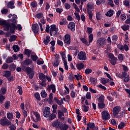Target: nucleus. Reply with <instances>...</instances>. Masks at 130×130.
Returning <instances> with one entry per match:
<instances>
[{
  "instance_id": "1",
  "label": "nucleus",
  "mask_w": 130,
  "mask_h": 130,
  "mask_svg": "<svg viewBox=\"0 0 130 130\" xmlns=\"http://www.w3.org/2000/svg\"><path fill=\"white\" fill-rule=\"evenodd\" d=\"M22 70L24 72H25L27 73V75H28L29 78L30 79H33V77H34V71L32 69V68L30 67H26V66H22Z\"/></svg>"
},
{
  "instance_id": "2",
  "label": "nucleus",
  "mask_w": 130,
  "mask_h": 130,
  "mask_svg": "<svg viewBox=\"0 0 130 130\" xmlns=\"http://www.w3.org/2000/svg\"><path fill=\"white\" fill-rule=\"evenodd\" d=\"M15 29H16V30H19V31H21L22 26H21V24H18L17 25H16L14 23H11L10 33H11V34L15 33Z\"/></svg>"
},
{
  "instance_id": "3",
  "label": "nucleus",
  "mask_w": 130,
  "mask_h": 130,
  "mask_svg": "<svg viewBox=\"0 0 130 130\" xmlns=\"http://www.w3.org/2000/svg\"><path fill=\"white\" fill-rule=\"evenodd\" d=\"M0 25L4 26V30L6 31H9L11 28V23L7 22L6 20H0Z\"/></svg>"
},
{
  "instance_id": "4",
  "label": "nucleus",
  "mask_w": 130,
  "mask_h": 130,
  "mask_svg": "<svg viewBox=\"0 0 130 130\" xmlns=\"http://www.w3.org/2000/svg\"><path fill=\"white\" fill-rule=\"evenodd\" d=\"M0 124L3 126L5 125H7V126H9V125H11V124H12V122L9 121V120L7 119V117H4L3 118L0 120Z\"/></svg>"
},
{
  "instance_id": "5",
  "label": "nucleus",
  "mask_w": 130,
  "mask_h": 130,
  "mask_svg": "<svg viewBox=\"0 0 130 130\" xmlns=\"http://www.w3.org/2000/svg\"><path fill=\"white\" fill-rule=\"evenodd\" d=\"M88 38L89 42H88V41H87V40H86V39L85 38H81V40L82 42H83V43H84L86 45H90V43H91V42L93 41V34L89 35Z\"/></svg>"
},
{
  "instance_id": "6",
  "label": "nucleus",
  "mask_w": 130,
  "mask_h": 130,
  "mask_svg": "<svg viewBox=\"0 0 130 130\" xmlns=\"http://www.w3.org/2000/svg\"><path fill=\"white\" fill-rule=\"evenodd\" d=\"M105 44V39L100 38L96 41V45L99 48H101Z\"/></svg>"
},
{
  "instance_id": "7",
  "label": "nucleus",
  "mask_w": 130,
  "mask_h": 130,
  "mask_svg": "<svg viewBox=\"0 0 130 130\" xmlns=\"http://www.w3.org/2000/svg\"><path fill=\"white\" fill-rule=\"evenodd\" d=\"M102 117L103 120H108L110 118V115L107 111H104L102 112Z\"/></svg>"
},
{
  "instance_id": "8",
  "label": "nucleus",
  "mask_w": 130,
  "mask_h": 130,
  "mask_svg": "<svg viewBox=\"0 0 130 130\" xmlns=\"http://www.w3.org/2000/svg\"><path fill=\"white\" fill-rule=\"evenodd\" d=\"M78 59L80 60H86L87 59V56L85 52L81 51L78 53Z\"/></svg>"
},
{
  "instance_id": "9",
  "label": "nucleus",
  "mask_w": 130,
  "mask_h": 130,
  "mask_svg": "<svg viewBox=\"0 0 130 130\" xmlns=\"http://www.w3.org/2000/svg\"><path fill=\"white\" fill-rule=\"evenodd\" d=\"M44 117H49L50 116V108L46 107L43 112Z\"/></svg>"
},
{
  "instance_id": "10",
  "label": "nucleus",
  "mask_w": 130,
  "mask_h": 130,
  "mask_svg": "<svg viewBox=\"0 0 130 130\" xmlns=\"http://www.w3.org/2000/svg\"><path fill=\"white\" fill-rule=\"evenodd\" d=\"M61 125H62V123L56 120L52 123V126L56 127V128H60Z\"/></svg>"
},
{
  "instance_id": "11",
  "label": "nucleus",
  "mask_w": 130,
  "mask_h": 130,
  "mask_svg": "<svg viewBox=\"0 0 130 130\" xmlns=\"http://www.w3.org/2000/svg\"><path fill=\"white\" fill-rule=\"evenodd\" d=\"M32 30L34 33L37 34L39 32V26L38 24H35L32 25Z\"/></svg>"
},
{
  "instance_id": "12",
  "label": "nucleus",
  "mask_w": 130,
  "mask_h": 130,
  "mask_svg": "<svg viewBox=\"0 0 130 130\" xmlns=\"http://www.w3.org/2000/svg\"><path fill=\"white\" fill-rule=\"evenodd\" d=\"M52 91L53 93H55V85H54V84H51V85H49L47 86V91H48L49 92H50L51 91Z\"/></svg>"
},
{
  "instance_id": "13",
  "label": "nucleus",
  "mask_w": 130,
  "mask_h": 130,
  "mask_svg": "<svg viewBox=\"0 0 130 130\" xmlns=\"http://www.w3.org/2000/svg\"><path fill=\"white\" fill-rule=\"evenodd\" d=\"M69 29H70L72 32H74L76 30V24L74 22H71L68 25Z\"/></svg>"
},
{
  "instance_id": "14",
  "label": "nucleus",
  "mask_w": 130,
  "mask_h": 130,
  "mask_svg": "<svg viewBox=\"0 0 130 130\" xmlns=\"http://www.w3.org/2000/svg\"><path fill=\"white\" fill-rule=\"evenodd\" d=\"M58 29L56 28V26L55 25L53 24L51 25V27L50 28V32H55L54 34V36L56 35V34L57 33Z\"/></svg>"
},
{
  "instance_id": "15",
  "label": "nucleus",
  "mask_w": 130,
  "mask_h": 130,
  "mask_svg": "<svg viewBox=\"0 0 130 130\" xmlns=\"http://www.w3.org/2000/svg\"><path fill=\"white\" fill-rule=\"evenodd\" d=\"M65 43L67 44H71V36L70 35H65V39L64 40Z\"/></svg>"
},
{
  "instance_id": "16",
  "label": "nucleus",
  "mask_w": 130,
  "mask_h": 130,
  "mask_svg": "<svg viewBox=\"0 0 130 130\" xmlns=\"http://www.w3.org/2000/svg\"><path fill=\"white\" fill-rule=\"evenodd\" d=\"M54 100L55 102H56V103H57V104H58V105H59L60 106V105H62V104H63V100H62V99H61L60 100H59L57 99V98L54 97Z\"/></svg>"
},
{
  "instance_id": "17",
  "label": "nucleus",
  "mask_w": 130,
  "mask_h": 130,
  "mask_svg": "<svg viewBox=\"0 0 130 130\" xmlns=\"http://www.w3.org/2000/svg\"><path fill=\"white\" fill-rule=\"evenodd\" d=\"M113 115H117L119 112V107L116 106L113 109Z\"/></svg>"
},
{
  "instance_id": "18",
  "label": "nucleus",
  "mask_w": 130,
  "mask_h": 130,
  "mask_svg": "<svg viewBox=\"0 0 130 130\" xmlns=\"http://www.w3.org/2000/svg\"><path fill=\"white\" fill-rule=\"evenodd\" d=\"M17 19H18V17L17 15L14 14L12 16V19H9V20L11 21V22H12L13 24H17Z\"/></svg>"
},
{
  "instance_id": "19",
  "label": "nucleus",
  "mask_w": 130,
  "mask_h": 130,
  "mask_svg": "<svg viewBox=\"0 0 130 130\" xmlns=\"http://www.w3.org/2000/svg\"><path fill=\"white\" fill-rule=\"evenodd\" d=\"M15 2L14 1H10L7 4V7L9 8V9H15Z\"/></svg>"
},
{
  "instance_id": "20",
  "label": "nucleus",
  "mask_w": 130,
  "mask_h": 130,
  "mask_svg": "<svg viewBox=\"0 0 130 130\" xmlns=\"http://www.w3.org/2000/svg\"><path fill=\"white\" fill-rule=\"evenodd\" d=\"M34 115H35L36 117L37 118L36 120H34V122H37L39 121V120H40L41 119L40 115H39V114H38V113L37 112H34Z\"/></svg>"
},
{
  "instance_id": "21",
  "label": "nucleus",
  "mask_w": 130,
  "mask_h": 130,
  "mask_svg": "<svg viewBox=\"0 0 130 130\" xmlns=\"http://www.w3.org/2000/svg\"><path fill=\"white\" fill-rule=\"evenodd\" d=\"M11 72L9 71H5L4 72L3 77H5L6 78H10L11 77Z\"/></svg>"
},
{
  "instance_id": "22",
  "label": "nucleus",
  "mask_w": 130,
  "mask_h": 130,
  "mask_svg": "<svg viewBox=\"0 0 130 130\" xmlns=\"http://www.w3.org/2000/svg\"><path fill=\"white\" fill-rule=\"evenodd\" d=\"M39 79L41 81H46V76L43 73H40L39 75Z\"/></svg>"
},
{
  "instance_id": "23",
  "label": "nucleus",
  "mask_w": 130,
  "mask_h": 130,
  "mask_svg": "<svg viewBox=\"0 0 130 130\" xmlns=\"http://www.w3.org/2000/svg\"><path fill=\"white\" fill-rule=\"evenodd\" d=\"M32 62V61L31 60L29 59H27L23 61V64H24V66H29V64H31Z\"/></svg>"
},
{
  "instance_id": "24",
  "label": "nucleus",
  "mask_w": 130,
  "mask_h": 130,
  "mask_svg": "<svg viewBox=\"0 0 130 130\" xmlns=\"http://www.w3.org/2000/svg\"><path fill=\"white\" fill-rule=\"evenodd\" d=\"M53 66L54 67H58L59 64V60L57 58H55V60L52 62Z\"/></svg>"
},
{
  "instance_id": "25",
  "label": "nucleus",
  "mask_w": 130,
  "mask_h": 130,
  "mask_svg": "<svg viewBox=\"0 0 130 130\" xmlns=\"http://www.w3.org/2000/svg\"><path fill=\"white\" fill-rule=\"evenodd\" d=\"M43 42L44 44H45V45H48V43L50 42V37L48 36L46 37V39L44 40Z\"/></svg>"
},
{
  "instance_id": "26",
  "label": "nucleus",
  "mask_w": 130,
  "mask_h": 130,
  "mask_svg": "<svg viewBox=\"0 0 130 130\" xmlns=\"http://www.w3.org/2000/svg\"><path fill=\"white\" fill-rule=\"evenodd\" d=\"M85 66H84V63H78L76 65V68L78 70H83V68Z\"/></svg>"
},
{
  "instance_id": "27",
  "label": "nucleus",
  "mask_w": 130,
  "mask_h": 130,
  "mask_svg": "<svg viewBox=\"0 0 130 130\" xmlns=\"http://www.w3.org/2000/svg\"><path fill=\"white\" fill-rule=\"evenodd\" d=\"M108 56L111 60H117V58L115 57V56H114V55H113V54L111 53L109 54Z\"/></svg>"
},
{
  "instance_id": "28",
  "label": "nucleus",
  "mask_w": 130,
  "mask_h": 130,
  "mask_svg": "<svg viewBox=\"0 0 130 130\" xmlns=\"http://www.w3.org/2000/svg\"><path fill=\"white\" fill-rule=\"evenodd\" d=\"M68 128H69V125L67 124H62V125L60 127V130H68Z\"/></svg>"
},
{
  "instance_id": "29",
  "label": "nucleus",
  "mask_w": 130,
  "mask_h": 130,
  "mask_svg": "<svg viewBox=\"0 0 130 130\" xmlns=\"http://www.w3.org/2000/svg\"><path fill=\"white\" fill-rule=\"evenodd\" d=\"M14 61V58L12 57H8L6 59V62L7 63H11V62H13Z\"/></svg>"
},
{
  "instance_id": "30",
  "label": "nucleus",
  "mask_w": 130,
  "mask_h": 130,
  "mask_svg": "<svg viewBox=\"0 0 130 130\" xmlns=\"http://www.w3.org/2000/svg\"><path fill=\"white\" fill-rule=\"evenodd\" d=\"M94 9V6L92 5V4H90V3H88L87 5V11H90V10H93Z\"/></svg>"
},
{
  "instance_id": "31",
  "label": "nucleus",
  "mask_w": 130,
  "mask_h": 130,
  "mask_svg": "<svg viewBox=\"0 0 130 130\" xmlns=\"http://www.w3.org/2000/svg\"><path fill=\"white\" fill-rule=\"evenodd\" d=\"M12 48L15 52H18V51L20 50V47H19V46L18 45H14Z\"/></svg>"
},
{
  "instance_id": "32",
  "label": "nucleus",
  "mask_w": 130,
  "mask_h": 130,
  "mask_svg": "<svg viewBox=\"0 0 130 130\" xmlns=\"http://www.w3.org/2000/svg\"><path fill=\"white\" fill-rule=\"evenodd\" d=\"M17 39V36L13 35L10 37L9 41L10 42H12L13 41H15Z\"/></svg>"
},
{
  "instance_id": "33",
  "label": "nucleus",
  "mask_w": 130,
  "mask_h": 130,
  "mask_svg": "<svg viewBox=\"0 0 130 130\" xmlns=\"http://www.w3.org/2000/svg\"><path fill=\"white\" fill-rule=\"evenodd\" d=\"M16 65H15V64L12 63V64H11L9 67V70L10 71H12V72H14L15 71V70H16Z\"/></svg>"
},
{
  "instance_id": "34",
  "label": "nucleus",
  "mask_w": 130,
  "mask_h": 130,
  "mask_svg": "<svg viewBox=\"0 0 130 130\" xmlns=\"http://www.w3.org/2000/svg\"><path fill=\"white\" fill-rule=\"evenodd\" d=\"M113 10H109L108 12H107L106 14V15L107 17H111L112 16H113Z\"/></svg>"
},
{
  "instance_id": "35",
  "label": "nucleus",
  "mask_w": 130,
  "mask_h": 130,
  "mask_svg": "<svg viewBox=\"0 0 130 130\" xmlns=\"http://www.w3.org/2000/svg\"><path fill=\"white\" fill-rule=\"evenodd\" d=\"M87 13L89 20H92V18H93V12H92V11L91 10H87Z\"/></svg>"
},
{
  "instance_id": "36",
  "label": "nucleus",
  "mask_w": 130,
  "mask_h": 130,
  "mask_svg": "<svg viewBox=\"0 0 130 130\" xmlns=\"http://www.w3.org/2000/svg\"><path fill=\"white\" fill-rule=\"evenodd\" d=\"M98 107L99 108H101V109H103V108H104V107H105V104L104 103V102L99 103Z\"/></svg>"
},
{
  "instance_id": "37",
  "label": "nucleus",
  "mask_w": 130,
  "mask_h": 130,
  "mask_svg": "<svg viewBox=\"0 0 130 130\" xmlns=\"http://www.w3.org/2000/svg\"><path fill=\"white\" fill-rule=\"evenodd\" d=\"M41 95L42 98H45L47 96V93H46V92H45V90H43L41 93Z\"/></svg>"
},
{
  "instance_id": "38",
  "label": "nucleus",
  "mask_w": 130,
  "mask_h": 130,
  "mask_svg": "<svg viewBox=\"0 0 130 130\" xmlns=\"http://www.w3.org/2000/svg\"><path fill=\"white\" fill-rule=\"evenodd\" d=\"M121 28L123 31H126V30H128L129 28V26L128 25L124 24L121 26Z\"/></svg>"
},
{
  "instance_id": "39",
  "label": "nucleus",
  "mask_w": 130,
  "mask_h": 130,
  "mask_svg": "<svg viewBox=\"0 0 130 130\" xmlns=\"http://www.w3.org/2000/svg\"><path fill=\"white\" fill-rule=\"evenodd\" d=\"M125 126V124L124 122H121L118 126V127L119 129H122V128H123Z\"/></svg>"
},
{
  "instance_id": "40",
  "label": "nucleus",
  "mask_w": 130,
  "mask_h": 130,
  "mask_svg": "<svg viewBox=\"0 0 130 130\" xmlns=\"http://www.w3.org/2000/svg\"><path fill=\"white\" fill-rule=\"evenodd\" d=\"M1 13L3 15H7V14H8V13H9V10H8L7 9H6V8H3L1 10Z\"/></svg>"
},
{
  "instance_id": "41",
  "label": "nucleus",
  "mask_w": 130,
  "mask_h": 130,
  "mask_svg": "<svg viewBox=\"0 0 130 130\" xmlns=\"http://www.w3.org/2000/svg\"><path fill=\"white\" fill-rule=\"evenodd\" d=\"M13 117H14V115L13 114V113H7V118H8V119H13Z\"/></svg>"
},
{
  "instance_id": "42",
  "label": "nucleus",
  "mask_w": 130,
  "mask_h": 130,
  "mask_svg": "<svg viewBox=\"0 0 130 130\" xmlns=\"http://www.w3.org/2000/svg\"><path fill=\"white\" fill-rule=\"evenodd\" d=\"M102 18V15H101V13L100 12L97 13L96 15V20H101Z\"/></svg>"
},
{
  "instance_id": "43",
  "label": "nucleus",
  "mask_w": 130,
  "mask_h": 130,
  "mask_svg": "<svg viewBox=\"0 0 130 130\" xmlns=\"http://www.w3.org/2000/svg\"><path fill=\"white\" fill-rule=\"evenodd\" d=\"M98 101L99 103L104 102V96L101 95L99 99H98Z\"/></svg>"
},
{
  "instance_id": "44",
  "label": "nucleus",
  "mask_w": 130,
  "mask_h": 130,
  "mask_svg": "<svg viewBox=\"0 0 130 130\" xmlns=\"http://www.w3.org/2000/svg\"><path fill=\"white\" fill-rule=\"evenodd\" d=\"M126 77H129V75L125 72H123L121 75V79L123 78H125Z\"/></svg>"
},
{
  "instance_id": "45",
  "label": "nucleus",
  "mask_w": 130,
  "mask_h": 130,
  "mask_svg": "<svg viewBox=\"0 0 130 130\" xmlns=\"http://www.w3.org/2000/svg\"><path fill=\"white\" fill-rule=\"evenodd\" d=\"M56 117V115L55 114L52 113L51 115L49 116V120H52V119H54Z\"/></svg>"
},
{
  "instance_id": "46",
  "label": "nucleus",
  "mask_w": 130,
  "mask_h": 130,
  "mask_svg": "<svg viewBox=\"0 0 130 130\" xmlns=\"http://www.w3.org/2000/svg\"><path fill=\"white\" fill-rule=\"evenodd\" d=\"M109 82V79H105L103 78L102 79V83L104 85L106 84L107 83H108Z\"/></svg>"
},
{
  "instance_id": "47",
  "label": "nucleus",
  "mask_w": 130,
  "mask_h": 130,
  "mask_svg": "<svg viewBox=\"0 0 130 130\" xmlns=\"http://www.w3.org/2000/svg\"><path fill=\"white\" fill-rule=\"evenodd\" d=\"M0 92H1V93H2V94H3L4 95H5V94H6V93H7V88H6L5 87H2L1 89Z\"/></svg>"
},
{
  "instance_id": "48",
  "label": "nucleus",
  "mask_w": 130,
  "mask_h": 130,
  "mask_svg": "<svg viewBox=\"0 0 130 130\" xmlns=\"http://www.w3.org/2000/svg\"><path fill=\"white\" fill-rule=\"evenodd\" d=\"M34 96L35 98H36L37 100H38V101H40V94H39V93L37 92L36 93H35Z\"/></svg>"
},
{
  "instance_id": "49",
  "label": "nucleus",
  "mask_w": 130,
  "mask_h": 130,
  "mask_svg": "<svg viewBox=\"0 0 130 130\" xmlns=\"http://www.w3.org/2000/svg\"><path fill=\"white\" fill-rule=\"evenodd\" d=\"M90 81L92 84H96L97 83V80L96 79L93 78V77H90Z\"/></svg>"
},
{
  "instance_id": "50",
  "label": "nucleus",
  "mask_w": 130,
  "mask_h": 130,
  "mask_svg": "<svg viewBox=\"0 0 130 130\" xmlns=\"http://www.w3.org/2000/svg\"><path fill=\"white\" fill-rule=\"evenodd\" d=\"M118 39V37L116 35H114L112 37V40H113L114 42L117 41Z\"/></svg>"
},
{
  "instance_id": "51",
  "label": "nucleus",
  "mask_w": 130,
  "mask_h": 130,
  "mask_svg": "<svg viewBox=\"0 0 130 130\" xmlns=\"http://www.w3.org/2000/svg\"><path fill=\"white\" fill-rule=\"evenodd\" d=\"M17 88L18 89V93L19 95H22L23 94V91L22 90V87L20 86H18L17 87Z\"/></svg>"
},
{
  "instance_id": "52",
  "label": "nucleus",
  "mask_w": 130,
  "mask_h": 130,
  "mask_svg": "<svg viewBox=\"0 0 130 130\" xmlns=\"http://www.w3.org/2000/svg\"><path fill=\"white\" fill-rule=\"evenodd\" d=\"M87 30L86 32H87V33H88V34H90H90H92L91 33H92V32H93V28H92L91 27H87Z\"/></svg>"
},
{
  "instance_id": "53",
  "label": "nucleus",
  "mask_w": 130,
  "mask_h": 130,
  "mask_svg": "<svg viewBox=\"0 0 130 130\" xmlns=\"http://www.w3.org/2000/svg\"><path fill=\"white\" fill-rule=\"evenodd\" d=\"M5 99H6V98L3 94H0V103L2 104Z\"/></svg>"
},
{
  "instance_id": "54",
  "label": "nucleus",
  "mask_w": 130,
  "mask_h": 130,
  "mask_svg": "<svg viewBox=\"0 0 130 130\" xmlns=\"http://www.w3.org/2000/svg\"><path fill=\"white\" fill-rule=\"evenodd\" d=\"M46 80H42V82L40 83V85L41 86H43V87H46Z\"/></svg>"
},
{
  "instance_id": "55",
  "label": "nucleus",
  "mask_w": 130,
  "mask_h": 130,
  "mask_svg": "<svg viewBox=\"0 0 130 130\" xmlns=\"http://www.w3.org/2000/svg\"><path fill=\"white\" fill-rule=\"evenodd\" d=\"M60 53L62 56V60H63V61H64V60H66V58H64V57H66V53H64V52H60Z\"/></svg>"
},
{
  "instance_id": "56",
  "label": "nucleus",
  "mask_w": 130,
  "mask_h": 130,
  "mask_svg": "<svg viewBox=\"0 0 130 130\" xmlns=\"http://www.w3.org/2000/svg\"><path fill=\"white\" fill-rule=\"evenodd\" d=\"M10 104H11V102H10V101L6 102L5 103V108L8 109V108L10 107Z\"/></svg>"
},
{
  "instance_id": "57",
  "label": "nucleus",
  "mask_w": 130,
  "mask_h": 130,
  "mask_svg": "<svg viewBox=\"0 0 130 130\" xmlns=\"http://www.w3.org/2000/svg\"><path fill=\"white\" fill-rule=\"evenodd\" d=\"M31 59H32L34 61H36V60H37L38 59V56H37V55H31Z\"/></svg>"
},
{
  "instance_id": "58",
  "label": "nucleus",
  "mask_w": 130,
  "mask_h": 130,
  "mask_svg": "<svg viewBox=\"0 0 130 130\" xmlns=\"http://www.w3.org/2000/svg\"><path fill=\"white\" fill-rule=\"evenodd\" d=\"M9 68V64L7 63H5L2 66V69H4V70H8Z\"/></svg>"
},
{
  "instance_id": "59",
  "label": "nucleus",
  "mask_w": 130,
  "mask_h": 130,
  "mask_svg": "<svg viewBox=\"0 0 130 130\" xmlns=\"http://www.w3.org/2000/svg\"><path fill=\"white\" fill-rule=\"evenodd\" d=\"M123 4L124 6H126V7H128L129 6V2L128 0H124Z\"/></svg>"
},
{
  "instance_id": "60",
  "label": "nucleus",
  "mask_w": 130,
  "mask_h": 130,
  "mask_svg": "<svg viewBox=\"0 0 130 130\" xmlns=\"http://www.w3.org/2000/svg\"><path fill=\"white\" fill-rule=\"evenodd\" d=\"M31 6L32 8H36L37 7V3H36V2H32Z\"/></svg>"
},
{
  "instance_id": "61",
  "label": "nucleus",
  "mask_w": 130,
  "mask_h": 130,
  "mask_svg": "<svg viewBox=\"0 0 130 130\" xmlns=\"http://www.w3.org/2000/svg\"><path fill=\"white\" fill-rule=\"evenodd\" d=\"M24 53L26 55L28 54H31V51H30V50L29 49H25V50L24 51Z\"/></svg>"
},
{
  "instance_id": "62",
  "label": "nucleus",
  "mask_w": 130,
  "mask_h": 130,
  "mask_svg": "<svg viewBox=\"0 0 130 130\" xmlns=\"http://www.w3.org/2000/svg\"><path fill=\"white\" fill-rule=\"evenodd\" d=\"M85 74H91L92 70L90 69H86L85 71Z\"/></svg>"
},
{
  "instance_id": "63",
  "label": "nucleus",
  "mask_w": 130,
  "mask_h": 130,
  "mask_svg": "<svg viewBox=\"0 0 130 130\" xmlns=\"http://www.w3.org/2000/svg\"><path fill=\"white\" fill-rule=\"evenodd\" d=\"M86 98L87 99H91V93L87 92L86 94Z\"/></svg>"
},
{
  "instance_id": "64",
  "label": "nucleus",
  "mask_w": 130,
  "mask_h": 130,
  "mask_svg": "<svg viewBox=\"0 0 130 130\" xmlns=\"http://www.w3.org/2000/svg\"><path fill=\"white\" fill-rule=\"evenodd\" d=\"M10 130H15L16 129V125H12L10 127Z\"/></svg>"
}]
</instances>
